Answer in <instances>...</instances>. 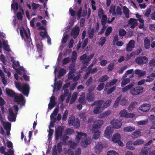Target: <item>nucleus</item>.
Returning <instances> with one entry per match:
<instances>
[{
    "instance_id": "nucleus-45",
    "label": "nucleus",
    "mask_w": 155,
    "mask_h": 155,
    "mask_svg": "<svg viewBox=\"0 0 155 155\" xmlns=\"http://www.w3.org/2000/svg\"><path fill=\"white\" fill-rule=\"evenodd\" d=\"M12 67L15 70H16L18 68L17 67L20 66L19 63L18 61H13L12 62Z\"/></svg>"
},
{
    "instance_id": "nucleus-37",
    "label": "nucleus",
    "mask_w": 155,
    "mask_h": 155,
    "mask_svg": "<svg viewBox=\"0 0 155 155\" xmlns=\"http://www.w3.org/2000/svg\"><path fill=\"white\" fill-rule=\"evenodd\" d=\"M101 134V132L99 130H97L94 133L93 138L94 139H97L100 137Z\"/></svg>"
},
{
    "instance_id": "nucleus-15",
    "label": "nucleus",
    "mask_w": 155,
    "mask_h": 155,
    "mask_svg": "<svg viewBox=\"0 0 155 155\" xmlns=\"http://www.w3.org/2000/svg\"><path fill=\"white\" fill-rule=\"evenodd\" d=\"M150 150V148L149 147H144L141 149L140 154V155H147Z\"/></svg>"
},
{
    "instance_id": "nucleus-17",
    "label": "nucleus",
    "mask_w": 155,
    "mask_h": 155,
    "mask_svg": "<svg viewBox=\"0 0 155 155\" xmlns=\"http://www.w3.org/2000/svg\"><path fill=\"white\" fill-rule=\"evenodd\" d=\"M95 96L94 94L89 93L86 96V100L88 101L91 102L94 101L95 99Z\"/></svg>"
},
{
    "instance_id": "nucleus-12",
    "label": "nucleus",
    "mask_w": 155,
    "mask_h": 155,
    "mask_svg": "<svg viewBox=\"0 0 155 155\" xmlns=\"http://www.w3.org/2000/svg\"><path fill=\"white\" fill-rule=\"evenodd\" d=\"M150 105L149 104H144L139 107V109L143 112H146L150 109Z\"/></svg>"
},
{
    "instance_id": "nucleus-58",
    "label": "nucleus",
    "mask_w": 155,
    "mask_h": 155,
    "mask_svg": "<svg viewBox=\"0 0 155 155\" xmlns=\"http://www.w3.org/2000/svg\"><path fill=\"white\" fill-rule=\"evenodd\" d=\"M88 41V38H86L84 41L83 42L82 45L81 46V48L82 49H84L87 46Z\"/></svg>"
},
{
    "instance_id": "nucleus-35",
    "label": "nucleus",
    "mask_w": 155,
    "mask_h": 155,
    "mask_svg": "<svg viewBox=\"0 0 155 155\" xmlns=\"http://www.w3.org/2000/svg\"><path fill=\"white\" fill-rule=\"evenodd\" d=\"M94 55V53L91 54L89 55L88 57L86 58V59L84 61V64L87 63L90 61L91 59L93 58Z\"/></svg>"
},
{
    "instance_id": "nucleus-47",
    "label": "nucleus",
    "mask_w": 155,
    "mask_h": 155,
    "mask_svg": "<svg viewBox=\"0 0 155 155\" xmlns=\"http://www.w3.org/2000/svg\"><path fill=\"white\" fill-rule=\"evenodd\" d=\"M3 48L5 51L8 52H9L11 51L8 45L5 41L3 42Z\"/></svg>"
},
{
    "instance_id": "nucleus-25",
    "label": "nucleus",
    "mask_w": 155,
    "mask_h": 155,
    "mask_svg": "<svg viewBox=\"0 0 155 155\" xmlns=\"http://www.w3.org/2000/svg\"><path fill=\"white\" fill-rule=\"evenodd\" d=\"M111 103V101L110 100H108L106 101L103 104L102 106V109L104 110L107 108L110 105Z\"/></svg>"
},
{
    "instance_id": "nucleus-41",
    "label": "nucleus",
    "mask_w": 155,
    "mask_h": 155,
    "mask_svg": "<svg viewBox=\"0 0 155 155\" xmlns=\"http://www.w3.org/2000/svg\"><path fill=\"white\" fill-rule=\"evenodd\" d=\"M109 12L112 13L113 15H115L116 13L115 12V6L111 5L109 9Z\"/></svg>"
},
{
    "instance_id": "nucleus-56",
    "label": "nucleus",
    "mask_w": 155,
    "mask_h": 155,
    "mask_svg": "<svg viewBox=\"0 0 155 155\" xmlns=\"http://www.w3.org/2000/svg\"><path fill=\"white\" fill-rule=\"evenodd\" d=\"M68 111L67 110H65L63 115L62 119L63 120H66L67 118L68 114Z\"/></svg>"
},
{
    "instance_id": "nucleus-13",
    "label": "nucleus",
    "mask_w": 155,
    "mask_h": 155,
    "mask_svg": "<svg viewBox=\"0 0 155 155\" xmlns=\"http://www.w3.org/2000/svg\"><path fill=\"white\" fill-rule=\"evenodd\" d=\"M104 124V121L102 120H98L95 121L93 126V129H98Z\"/></svg>"
},
{
    "instance_id": "nucleus-48",
    "label": "nucleus",
    "mask_w": 155,
    "mask_h": 155,
    "mask_svg": "<svg viewBox=\"0 0 155 155\" xmlns=\"http://www.w3.org/2000/svg\"><path fill=\"white\" fill-rule=\"evenodd\" d=\"M105 86V84L104 83H101L97 87V90L99 91H100L103 90Z\"/></svg>"
},
{
    "instance_id": "nucleus-7",
    "label": "nucleus",
    "mask_w": 155,
    "mask_h": 155,
    "mask_svg": "<svg viewBox=\"0 0 155 155\" xmlns=\"http://www.w3.org/2000/svg\"><path fill=\"white\" fill-rule=\"evenodd\" d=\"M14 100L15 102L22 105H24L25 103V100L23 95L21 94L20 96L16 95L14 97Z\"/></svg>"
},
{
    "instance_id": "nucleus-14",
    "label": "nucleus",
    "mask_w": 155,
    "mask_h": 155,
    "mask_svg": "<svg viewBox=\"0 0 155 155\" xmlns=\"http://www.w3.org/2000/svg\"><path fill=\"white\" fill-rule=\"evenodd\" d=\"M80 29L78 27L74 28L71 32V35L73 36L74 39H76L78 35Z\"/></svg>"
},
{
    "instance_id": "nucleus-52",
    "label": "nucleus",
    "mask_w": 155,
    "mask_h": 155,
    "mask_svg": "<svg viewBox=\"0 0 155 155\" xmlns=\"http://www.w3.org/2000/svg\"><path fill=\"white\" fill-rule=\"evenodd\" d=\"M82 7H80L79 9V10L78 11L77 13V15L78 17V19H79L81 17H82L81 15V13L82 12Z\"/></svg>"
},
{
    "instance_id": "nucleus-53",
    "label": "nucleus",
    "mask_w": 155,
    "mask_h": 155,
    "mask_svg": "<svg viewBox=\"0 0 155 155\" xmlns=\"http://www.w3.org/2000/svg\"><path fill=\"white\" fill-rule=\"evenodd\" d=\"M61 143L62 142H60L58 143L57 145V150L59 153H61L62 151Z\"/></svg>"
},
{
    "instance_id": "nucleus-39",
    "label": "nucleus",
    "mask_w": 155,
    "mask_h": 155,
    "mask_svg": "<svg viewBox=\"0 0 155 155\" xmlns=\"http://www.w3.org/2000/svg\"><path fill=\"white\" fill-rule=\"evenodd\" d=\"M112 30V28L111 26L108 27L106 30L105 36L107 37L109 35Z\"/></svg>"
},
{
    "instance_id": "nucleus-61",
    "label": "nucleus",
    "mask_w": 155,
    "mask_h": 155,
    "mask_svg": "<svg viewBox=\"0 0 155 155\" xmlns=\"http://www.w3.org/2000/svg\"><path fill=\"white\" fill-rule=\"evenodd\" d=\"M104 12L102 8H100L98 12V16L99 18H101L102 15H104Z\"/></svg>"
},
{
    "instance_id": "nucleus-28",
    "label": "nucleus",
    "mask_w": 155,
    "mask_h": 155,
    "mask_svg": "<svg viewBox=\"0 0 155 155\" xmlns=\"http://www.w3.org/2000/svg\"><path fill=\"white\" fill-rule=\"evenodd\" d=\"M108 78L109 77H108L107 75H104L101 76L99 78L98 80V81L100 83H103V82L107 81Z\"/></svg>"
},
{
    "instance_id": "nucleus-64",
    "label": "nucleus",
    "mask_w": 155,
    "mask_h": 155,
    "mask_svg": "<svg viewBox=\"0 0 155 155\" xmlns=\"http://www.w3.org/2000/svg\"><path fill=\"white\" fill-rule=\"evenodd\" d=\"M107 155H118V153L114 150L109 151L107 152Z\"/></svg>"
},
{
    "instance_id": "nucleus-38",
    "label": "nucleus",
    "mask_w": 155,
    "mask_h": 155,
    "mask_svg": "<svg viewBox=\"0 0 155 155\" xmlns=\"http://www.w3.org/2000/svg\"><path fill=\"white\" fill-rule=\"evenodd\" d=\"M127 113V111L126 110L124 109L120 111L119 113V115L121 117H126Z\"/></svg>"
},
{
    "instance_id": "nucleus-3",
    "label": "nucleus",
    "mask_w": 155,
    "mask_h": 155,
    "mask_svg": "<svg viewBox=\"0 0 155 155\" xmlns=\"http://www.w3.org/2000/svg\"><path fill=\"white\" fill-rule=\"evenodd\" d=\"M20 35L23 39H24L26 41H29L31 39L30 37V31L29 30L28 33L27 31L24 28L21 29L20 31Z\"/></svg>"
},
{
    "instance_id": "nucleus-11",
    "label": "nucleus",
    "mask_w": 155,
    "mask_h": 155,
    "mask_svg": "<svg viewBox=\"0 0 155 155\" xmlns=\"http://www.w3.org/2000/svg\"><path fill=\"white\" fill-rule=\"evenodd\" d=\"M135 41L134 40H130L128 43L127 45L126 50L127 51L130 52L133 50L134 47Z\"/></svg>"
},
{
    "instance_id": "nucleus-9",
    "label": "nucleus",
    "mask_w": 155,
    "mask_h": 155,
    "mask_svg": "<svg viewBox=\"0 0 155 155\" xmlns=\"http://www.w3.org/2000/svg\"><path fill=\"white\" fill-rule=\"evenodd\" d=\"M114 131L113 128L108 126L104 132L105 137L107 138H109L111 137Z\"/></svg>"
},
{
    "instance_id": "nucleus-32",
    "label": "nucleus",
    "mask_w": 155,
    "mask_h": 155,
    "mask_svg": "<svg viewBox=\"0 0 155 155\" xmlns=\"http://www.w3.org/2000/svg\"><path fill=\"white\" fill-rule=\"evenodd\" d=\"M140 135V132L139 130H136L132 134L131 137L132 138L134 139L138 137Z\"/></svg>"
},
{
    "instance_id": "nucleus-26",
    "label": "nucleus",
    "mask_w": 155,
    "mask_h": 155,
    "mask_svg": "<svg viewBox=\"0 0 155 155\" xmlns=\"http://www.w3.org/2000/svg\"><path fill=\"white\" fill-rule=\"evenodd\" d=\"M135 130L134 127H124L123 129L124 131L126 132H130L134 131Z\"/></svg>"
},
{
    "instance_id": "nucleus-21",
    "label": "nucleus",
    "mask_w": 155,
    "mask_h": 155,
    "mask_svg": "<svg viewBox=\"0 0 155 155\" xmlns=\"http://www.w3.org/2000/svg\"><path fill=\"white\" fill-rule=\"evenodd\" d=\"M120 134L117 133L113 135L112 137V141L115 143L117 142L120 140Z\"/></svg>"
},
{
    "instance_id": "nucleus-31",
    "label": "nucleus",
    "mask_w": 155,
    "mask_h": 155,
    "mask_svg": "<svg viewBox=\"0 0 155 155\" xmlns=\"http://www.w3.org/2000/svg\"><path fill=\"white\" fill-rule=\"evenodd\" d=\"M77 96L78 93H77L75 92L73 93L70 100V104H72L75 102L77 99Z\"/></svg>"
},
{
    "instance_id": "nucleus-20",
    "label": "nucleus",
    "mask_w": 155,
    "mask_h": 155,
    "mask_svg": "<svg viewBox=\"0 0 155 155\" xmlns=\"http://www.w3.org/2000/svg\"><path fill=\"white\" fill-rule=\"evenodd\" d=\"M5 91L7 95L9 97H14L16 95L14 91L12 90L9 89L8 88H6Z\"/></svg>"
},
{
    "instance_id": "nucleus-40",
    "label": "nucleus",
    "mask_w": 155,
    "mask_h": 155,
    "mask_svg": "<svg viewBox=\"0 0 155 155\" xmlns=\"http://www.w3.org/2000/svg\"><path fill=\"white\" fill-rule=\"evenodd\" d=\"M130 81V80L129 78L124 79L121 83V86L123 87L125 85L129 83Z\"/></svg>"
},
{
    "instance_id": "nucleus-18",
    "label": "nucleus",
    "mask_w": 155,
    "mask_h": 155,
    "mask_svg": "<svg viewBox=\"0 0 155 155\" xmlns=\"http://www.w3.org/2000/svg\"><path fill=\"white\" fill-rule=\"evenodd\" d=\"M126 147L127 149L131 150H134L135 148L134 142L131 141H129L127 142Z\"/></svg>"
},
{
    "instance_id": "nucleus-43",
    "label": "nucleus",
    "mask_w": 155,
    "mask_h": 155,
    "mask_svg": "<svg viewBox=\"0 0 155 155\" xmlns=\"http://www.w3.org/2000/svg\"><path fill=\"white\" fill-rule=\"evenodd\" d=\"M66 73V70L64 69H61L59 72L58 74V78H60L63 75L65 74Z\"/></svg>"
},
{
    "instance_id": "nucleus-59",
    "label": "nucleus",
    "mask_w": 155,
    "mask_h": 155,
    "mask_svg": "<svg viewBox=\"0 0 155 155\" xmlns=\"http://www.w3.org/2000/svg\"><path fill=\"white\" fill-rule=\"evenodd\" d=\"M70 61V58L69 57L64 58L62 61V63L63 64H66L69 63Z\"/></svg>"
},
{
    "instance_id": "nucleus-36",
    "label": "nucleus",
    "mask_w": 155,
    "mask_h": 155,
    "mask_svg": "<svg viewBox=\"0 0 155 155\" xmlns=\"http://www.w3.org/2000/svg\"><path fill=\"white\" fill-rule=\"evenodd\" d=\"M77 55L76 52L74 51L72 52L71 56V61L72 63H74L75 62L77 59Z\"/></svg>"
},
{
    "instance_id": "nucleus-23",
    "label": "nucleus",
    "mask_w": 155,
    "mask_h": 155,
    "mask_svg": "<svg viewBox=\"0 0 155 155\" xmlns=\"http://www.w3.org/2000/svg\"><path fill=\"white\" fill-rule=\"evenodd\" d=\"M135 73L138 75L139 77H141L145 75L146 74V72L145 71H142L140 70L136 69L135 71Z\"/></svg>"
},
{
    "instance_id": "nucleus-63",
    "label": "nucleus",
    "mask_w": 155,
    "mask_h": 155,
    "mask_svg": "<svg viewBox=\"0 0 155 155\" xmlns=\"http://www.w3.org/2000/svg\"><path fill=\"white\" fill-rule=\"evenodd\" d=\"M68 38V35L67 34L63 37V38L61 40L62 42L63 43H66Z\"/></svg>"
},
{
    "instance_id": "nucleus-49",
    "label": "nucleus",
    "mask_w": 155,
    "mask_h": 155,
    "mask_svg": "<svg viewBox=\"0 0 155 155\" xmlns=\"http://www.w3.org/2000/svg\"><path fill=\"white\" fill-rule=\"evenodd\" d=\"M39 35L42 37L44 38L47 37V32L46 30H44V31H40L39 32Z\"/></svg>"
},
{
    "instance_id": "nucleus-60",
    "label": "nucleus",
    "mask_w": 155,
    "mask_h": 155,
    "mask_svg": "<svg viewBox=\"0 0 155 155\" xmlns=\"http://www.w3.org/2000/svg\"><path fill=\"white\" fill-rule=\"evenodd\" d=\"M147 120H145L137 122V123L138 125H144L146 124L147 123Z\"/></svg>"
},
{
    "instance_id": "nucleus-51",
    "label": "nucleus",
    "mask_w": 155,
    "mask_h": 155,
    "mask_svg": "<svg viewBox=\"0 0 155 155\" xmlns=\"http://www.w3.org/2000/svg\"><path fill=\"white\" fill-rule=\"evenodd\" d=\"M144 141L142 139H138L135 141L134 143L135 146L136 145H140L143 143Z\"/></svg>"
},
{
    "instance_id": "nucleus-10",
    "label": "nucleus",
    "mask_w": 155,
    "mask_h": 155,
    "mask_svg": "<svg viewBox=\"0 0 155 155\" xmlns=\"http://www.w3.org/2000/svg\"><path fill=\"white\" fill-rule=\"evenodd\" d=\"M63 131V128L61 127H58L56 129L55 133V140H58L59 138L61 137Z\"/></svg>"
},
{
    "instance_id": "nucleus-19",
    "label": "nucleus",
    "mask_w": 155,
    "mask_h": 155,
    "mask_svg": "<svg viewBox=\"0 0 155 155\" xmlns=\"http://www.w3.org/2000/svg\"><path fill=\"white\" fill-rule=\"evenodd\" d=\"M81 93V94L79 98L78 101L80 104H85L86 103L85 94L84 92H82Z\"/></svg>"
},
{
    "instance_id": "nucleus-57",
    "label": "nucleus",
    "mask_w": 155,
    "mask_h": 155,
    "mask_svg": "<svg viewBox=\"0 0 155 155\" xmlns=\"http://www.w3.org/2000/svg\"><path fill=\"white\" fill-rule=\"evenodd\" d=\"M137 104V102H133L131 103L128 107L129 110H132L135 108V105Z\"/></svg>"
},
{
    "instance_id": "nucleus-1",
    "label": "nucleus",
    "mask_w": 155,
    "mask_h": 155,
    "mask_svg": "<svg viewBox=\"0 0 155 155\" xmlns=\"http://www.w3.org/2000/svg\"><path fill=\"white\" fill-rule=\"evenodd\" d=\"M16 87L19 91L21 92L23 94L28 96L29 93L30 88L28 84L24 83L22 85L18 82H15Z\"/></svg>"
},
{
    "instance_id": "nucleus-29",
    "label": "nucleus",
    "mask_w": 155,
    "mask_h": 155,
    "mask_svg": "<svg viewBox=\"0 0 155 155\" xmlns=\"http://www.w3.org/2000/svg\"><path fill=\"white\" fill-rule=\"evenodd\" d=\"M123 11L126 17L128 18L129 17V10L126 6H124Z\"/></svg>"
},
{
    "instance_id": "nucleus-24",
    "label": "nucleus",
    "mask_w": 155,
    "mask_h": 155,
    "mask_svg": "<svg viewBox=\"0 0 155 155\" xmlns=\"http://www.w3.org/2000/svg\"><path fill=\"white\" fill-rule=\"evenodd\" d=\"M144 47L146 49L149 48L150 46V40L147 38H145L144 39Z\"/></svg>"
},
{
    "instance_id": "nucleus-44",
    "label": "nucleus",
    "mask_w": 155,
    "mask_h": 155,
    "mask_svg": "<svg viewBox=\"0 0 155 155\" xmlns=\"http://www.w3.org/2000/svg\"><path fill=\"white\" fill-rule=\"evenodd\" d=\"M74 127L76 128H78L80 125V122L78 119L76 118L74 121L73 124Z\"/></svg>"
},
{
    "instance_id": "nucleus-55",
    "label": "nucleus",
    "mask_w": 155,
    "mask_h": 155,
    "mask_svg": "<svg viewBox=\"0 0 155 155\" xmlns=\"http://www.w3.org/2000/svg\"><path fill=\"white\" fill-rule=\"evenodd\" d=\"M65 132L66 135L71 134L74 133V130L70 128L66 129Z\"/></svg>"
},
{
    "instance_id": "nucleus-27",
    "label": "nucleus",
    "mask_w": 155,
    "mask_h": 155,
    "mask_svg": "<svg viewBox=\"0 0 155 155\" xmlns=\"http://www.w3.org/2000/svg\"><path fill=\"white\" fill-rule=\"evenodd\" d=\"M107 17L105 15H102L101 18V22L102 25L104 26L106 25L107 22Z\"/></svg>"
},
{
    "instance_id": "nucleus-42",
    "label": "nucleus",
    "mask_w": 155,
    "mask_h": 155,
    "mask_svg": "<svg viewBox=\"0 0 155 155\" xmlns=\"http://www.w3.org/2000/svg\"><path fill=\"white\" fill-rule=\"evenodd\" d=\"M68 145L70 148L73 149H74L75 148L77 144L74 142L72 141L71 140H69V141Z\"/></svg>"
},
{
    "instance_id": "nucleus-54",
    "label": "nucleus",
    "mask_w": 155,
    "mask_h": 155,
    "mask_svg": "<svg viewBox=\"0 0 155 155\" xmlns=\"http://www.w3.org/2000/svg\"><path fill=\"white\" fill-rule=\"evenodd\" d=\"M120 98H121L119 97L117 98L113 105L114 107L116 108L118 107Z\"/></svg>"
},
{
    "instance_id": "nucleus-46",
    "label": "nucleus",
    "mask_w": 155,
    "mask_h": 155,
    "mask_svg": "<svg viewBox=\"0 0 155 155\" xmlns=\"http://www.w3.org/2000/svg\"><path fill=\"white\" fill-rule=\"evenodd\" d=\"M104 102V101L103 100H100L97 101L96 106V107H99V108H101L102 109V107H101L102 105Z\"/></svg>"
},
{
    "instance_id": "nucleus-2",
    "label": "nucleus",
    "mask_w": 155,
    "mask_h": 155,
    "mask_svg": "<svg viewBox=\"0 0 155 155\" xmlns=\"http://www.w3.org/2000/svg\"><path fill=\"white\" fill-rule=\"evenodd\" d=\"M77 135L76 138L78 142L82 140L81 144L83 147H86L88 144V141L87 139V134L85 133L77 131Z\"/></svg>"
},
{
    "instance_id": "nucleus-50",
    "label": "nucleus",
    "mask_w": 155,
    "mask_h": 155,
    "mask_svg": "<svg viewBox=\"0 0 155 155\" xmlns=\"http://www.w3.org/2000/svg\"><path fill=\"white\" fill-rule=\"evenodd\" d=\"M94 33V28H92L91 31L88 33V37L90 39H91L93 37Z\"/></svg>"
},
{
    "instance_id": "nucleus-34",
    "label": "nucleus",
    "mask_w": 155,
    "mask_h": 155,
    "mask_svg": "<svg viewBox=\"0 0 155 155\" xmlns=\"http://www.w3.org/2000/svg\"><path fill=\"white\" fill-rule=\"evenodd\" d=\"M103 110L101 108L95 107L94 109L93 112L95 114L101 113Z\"/></svg>"
},
{
    "instance_id": "nucleus-22",
    "label": "nucleus",
    "mask_w": 155,
    "mask_h": 155,
    "mask_svg": "<svg viewBox=\"0 0 155 155\" xmlns=\"http://www.w3.org/2000/svg\"><path fill=\"white\" fill-rule=\"evenodd\" d=\"M134 85V84L133 83L130 84L124 87L121 90V92L122 93H124L126 92L129 90L131 88H132Z\"/></svg>"
},
{
    "instance_id": "nucleus-30",
    "label": "nucleus",
    "mask_w": 155,
    "mask_h": 155,
    "mask_svg": "<svg viewBox=\"0 0 155 155\" xmlns=\"http://www.w3.org/2000/svg\"><path fill=\"white\" fill-rule=\"evenodd\" d=\"M119 35L120 37H122L126 35L127 32L123 28H120L118 31Z\"/></svg>"
},
{
    "instance_id": "nucleus-16",
    "label": "nucleus",
    "mask_w": 155,
    "mask_h": 155,
    "mask_svg": "<svg viewBox=\"0 0 155 155\" xmlns=\"http://www.w3.org/2000/svg\"><path fill=\"white\" fill-rule=\"evenodd\" d=\"M103 145L101 142H98L96 145L95 149V151L97 154H98L101 152L103 148Z\"/></svg>"
},
{
    "instance_id": "nucleus-33",
    "label": "nucleus",
    "mask_w": 155,
    "mask_h": 155,
    "mask_svg": "<svg viewBox=\"0 0 155 155\" xmlns=\"http://www.w3.org/2000/svg\"><path fill=\"white\" fill-rule=\"evenodd\" d=\"M75 117L71 115L69 118L68 120V123L70 125H72L73 124L74 121L76 120Z\"/></svg>"
},
{
    "instance_id": "nucleus-4",
    "label": "nucleus",
    "mask_w": 155,
    "mask_h": 155,
    "mask_svg": "<svg viewBox=\"0 0 155 155\" xmlns=\"http://www.w3.org/2000/svg\"><path fill=\"white\" fill-rule=\"evenodd\" d=\"M143 87L140 86H138L133 88L130 91V93L133 95H138L143 91Z\"/></svg>"
},
{
    "instance_id": "nucleus-8",
    "label": "nucleus",
    "mask_w": 155,
    "mask_h": 155,
    "mask_svg": "<svg viewBox=\"0 0 155 155\" xmlns=\"http://www.w3.org/2000/svg\"><path fill=\"white\" fill-rule=\"evenodd\" d=\"M137 21L136 19L130 18L128 21L127 25H130V28L134 29L138 25Z\"/></svg>"
},
{
    "instance_id": "nucleus-62",
    "label": "nucleus",
    "mask_w": 155,
    "mask_h": 155,
    "mask_svg": "<svg viewBox=\"0 0 155 155\" xmlns=\"http://www.w3.org/2000/svg\"><path fill=\"white\" fill-rule=\"evenodd\" d=\"M92 78L90 77L86 82V84L87 86H89L92 83Z\"/></svg>"
},
{
    "instance_id": "nucleus-6",
    "label": "nucleus",
    "mask_w": 155,
    "mask_h": 155,
    "mask_svg": "<svg viewBox=\"0 0 155 155\" xmlns=\"http://www.w3.org/2000/svg\"><path fill=\"white\" fill-rule=\"evenodd\" d=\"M110 124L112 125V127L116 129L120 128L122 125L121 121L118 119H113L110 121Z\"/></svg>"
},
{
    "instance_id": "nucleus-5",
    "label": "nucleus",
    "mask_w": 155,
    "mask_h": 155,
    "mask_svg": "<svg viewBox=\"0 0 155 155\" xmlns=\"http://www.w3.org/2000/svg\"><path fill=\"white\" fill-rule=\"evenodd\" d=\"M148 58L146 56H140L136 58V62L138 64L143 65L146 64L148 62Z\"/></svg>"
}]
</instances>
